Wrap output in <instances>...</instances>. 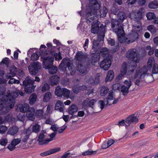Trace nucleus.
<instances>
[{
  "mask_svg": "<svg viewBox=\"0 0 158 158\" xmlns=\"http://www.w3.org/2000/svg\"><path fill=\"white\" fill-rule=\"evenodd\" d=\"M126 56L131 60V61L128 67L126 62L123 63L120 71L121 74L119 75L120 77L126 74L128 75L133 73L137 68V64L139 62V57L138 54L133 50H130L127 54Z\"/></svg>",
  "mask_w": 158,
  "mask_h": 158,
  "instance_id": "nucleus-1",
  "label": "nucleus"
},
{
  "mask_svg": "<svg viewBox=\"0 0 158 158\" xmlns=\"http://www.w3.org/2000/svg\"><path fill=\"white\" fill-rule=\"evenodd\" d=\"M89 6V9L87 10L85 15L86 22L88 24H90L91 22L95 19L97 17V11L101 6L97 0H90Z\"/></svg>",
  "mask_w": 158,
  "mask_h": 158,
  "instance_id": "nucleus-2",
  "label": "nucleus"
},
{
  "mask_svg": "<svg viewBox=\"0 0 158 158\" xmlns=\"http://www.w3.org/2000/svg\"><path fill=\"white\" fill-rule=\"evenodd\" d=\"M13 94H8L3 98L0 99V111L6 110H10L14 106L15 99Z\"/></svg>",
  "mask_w": 158,
  "mask_h": 158,
  "instance_id": "nucleus-3",
  "label": "nucleus"
},
{
  "mask_svg": "<svg viewBox=\"0 0 158 158\" xmlns=\"http://www.w3.org/2000/svg\"><path fill=\"white\" fill-rule=\"evenodd\" d=\"M35 81L29 79H25L23 81V85L24 87V90L26 93L31 94L34 90L35 86L34 85Z\"/></svg>",
  "mask_w": 158,
  "mask_h": 158,
  "instance_id": "nucleus-4",
  "label": "nucleus"
},
{
  "mask_svg": "<svg viewBox=\"0 0 158 158\" xmlns=\"http://www.w3.org/2000/svg\"><path fill=\"white\" fill-rule=\"evenodd\" d=\"M30 73L32 76H35L38 73L41 68V63L38 62H33L28 67Z\"/></svg>",
  "mask_w": 158,
  "mask_h": 158,
  "instance_id": "nucleus-5",
  "label": "nucleus"
},
{
  "mask_svg": "<svg viewBox=\"0 0 158 158\" xmlns=\"http://www.w3.org/2000/svg\"><path fill=\"white\" fill-rule=\"evenodd\" d=\"M104 57L103 60L101 61L99 64V67L105 71L108 70L111 65V61L108 56Z\"/></svg>",
  "mask_w": 158,
  "mask_h": 158,
  "instance_id": "nucleus-6",
  "label": "nucleus"
},
{
  "mask_svg": "<svg viewBox=\"0 0 158 158\" xmlns=\"http://www.w3.org/2000/svg\"><path fill=\"white\" fill-rule=\"evenodd\" d=\"M148 71L147 68L145 65H144L141 69L137 68L136 71L134 78L135 79L137 78L139 76L140 79L143 78L145 76Z\"/></svg>",
  "mask_w": 158,
  "mask_h": 158,
  "instance_id": "nucleus-7",
  "label": "nucleus"
},
{
  "mask_svg": "<svg viewBox=\"0 0 158 158\" xmlns=\"http://www.w3.org/2000/svg\"><path fill=\"white\" fill-rule=\"evenodd\" d=\"M43 60V65L45 66V68L53 64L54 58L52 56H44L40 58Z\"/></svg>",
  "mask_w": 158,
  "mask_h": 158,
  "instance_id": "nucleus-8",
  "label": "nucleus"
},
{
  "mask_svg": "<svg viewBox=\"0 0 158 158\" xmlns=\"http://www.w3.org/2000/svg\"><path fill=\"white\" fill-rule=\"evenodd\" d=\"M69 60V58L67 57L64 58L59 65V69L63 71L65 70H66L67 68L69 69L71 66V64L69 62H66V61Z\"/></svg>",
  "mask_w": 158,
  "mask_h": 158,
  "instance_id": "nucleus-9",
  "label": "nucleus"
},
{
  "mask_svg": "<svg viewBox=\"0 0 158 158\" xmlns=\"http://www.w3.org/2000/svg\"><path fill=\"white\" fill-rule=\"evenodd\" d=\"M116 27H117L116 29V28H114L113 30L117 35L118 40L119 42L120 43H122L123 40H121L122 37L123 36V33L124 32L123 27L121 26H117Z\"/></svg>",
  "mask_w": 158,
  "mask_h": 158,
  "instance_id": "nucleus-10",
  "label": "nucleus"
},
{
  "mask_svg": "<svg viewBox=\"0 0 158 158\" xmlns=\"http://www.w3.org/2000/svg\"><path fill=\"white\" fill-rule=\"evenodd\" d=\"M139 34L137 32H134L129 35L128 36V39H129L128 40L127 38L125 40L127 44H129L137 40L139 38Z\"/></svg>",
  "mask_w": 158,
  "mask_h": 158,
  "instance_id": "nucleus-11",
  "label": "nucleus"
},
{
  "mask_svg": "<svg viewBox=\"0 0 158 158\" xmlns=\"http://www.w3.org/2000/svg\"><path fill=\"white\" fill-rule=\"evenodd\" d=\"M98 53V52H95L93 53L92 52L90 56V59L88 60L89 63L90 62L91 64L94 65L95 64L98 62L100 58V56Z\"/></svg>",
  "mask_w": 158,
  "mask_h": 158,
  "instance_id": "nucleus-12",
  "label": "nucleus"
},
{
  "mask_svg": "<svg viewBox=\"0 0 158 158\" xmlns=\"http://www.w3.org/2000/svg\"><path fill=\"white\" fill-rule=\"evenodd\" d=\"M138 122V118L133 114L129 116L126 119L125 122L128 125L125 124V126L128 127L131 123H136Z\"/></svg>",
  "mask_w": 158,
  "mask_h": 158,
  "instance_id": "nucleus-13",
  "label": "nucleus"
},
{
  "mask_svg": "<svg viewBox=\"0 0 158 158\" xmlns=\"http://www.w3.org/2000/svg\"><path fill=\"white\" fill-rule=\"evenodd\" d=\"M46 133L45 130H43L40 134L37 140V141L39 142V145H42L44 144L48 143V142L44 140V139L45 137V135H44Z\"/></svg>",
  "mask_w": 158,
  "mask_h": 158,
  "instance_id": "nucleus-14",
  "label": "nucleus"
},
{
  "mask_svg": "<svg viewBox=\"0 0 158 158\" xmlns=\"http://www.w3.org/2000/svg\"><path fill=\"white\" fill-rule=\"evenodd\" d=\"M32 49V48H30V49L28 51L27 53V56L30 57V55H31L30 58V60L33 61H36L39 59L40 55L37 51L31 54V50Z\"/></svg>",
  "mask_w": 158,
  "mask_h": 158,
  "instance_id": "nucleus-15",
  "label": "nucleus"
},
{
  "mask_svg": "<svg viewBox=\"0 0 158 158\" xmlns=\"http://www.w3.org/2000/svg\"><path fill=\"white\" fill-rule=\"evenodd\" d=\"M60 149L61 148L60 147L55 148H54L51 149L49 150L41 153L40 155V156H44L58 152L60 151Z\"/></svg>",
  "mask_w": 158,
  "mask_h": 158,
  "instance_id": "nucleus-16",
  "label": "nucleus"
},
{
  "mask_svg": "<svg viewBox=\"0 0 158 158\" xmlns=\"http://www.w3.org/2000/svg\"><path fill=\"white\" fill-rule=\"evenodd\" d=\"M48 48L46 46L43 44H41L40 46V58L46 56L48 54V52L47 51Z\"/></svg>",
  "mask_w": 158,
  "mask_h": 158,
  "instance_id": "nucleus-17",
  "label": "nucleus"
},
{
  "mask_svg": "<svg viewBox=\"0 0 158 158\" xmlns=\"http://www.w3.org/2000/svg\"><path fill=\"white\" fill-rule=\"evenodd\" d=\"M78 110V107L75 104H72L69 106L68 109V112L71 115L73 114L77 111Z\"/></svg>",
  "mask_w": 158,
  "mask_h": 158,
  "instance_id": "nucleus-18",
  "label": "nucleus"
},
{
  "mask_svg": "<svg viewBox=\"0 0 158 158\" xmlns=\"http://www.w3.org/2000/svg\"><path fill=\"white\" fill-rule=\"evenodd\" d=\"M35 112L34 109L31 108V109H30L26 113V116L29 119L33 121L35 119V117H34Z\"/></svg>",
  "mask_w": 158,
  "mask_h": 158,
  "instance_id": "nucleus-19",
  "label": "nucleus"
},
{
  "mask_svg": "<svg viewBox=\"0 0 158 158\" xmlns=\"http://www.w3.org/2000/svg\"><path fill=\"white\" fill-rule=\"evenodd\" d=\"M114 72L113 70L109 71L107 73L106 78L105 79L106 82L111 81L114 78Z\"/></svg>",
  "mask_w": 158,
  "mask_h": 158,
  "instance_id": "nucleus-20",
  "label": "nucleus"
},
{
  "mask_svg": "<svg viewBox=\"0 0 158 158\" xmlns=\"http://www.w3.org/2000/svg\"><path fill=\"white\" fill-rule=\"evenodd\" d=\"M64 104L61 101L58 100L55 105V110H59L60 112H63L64 110Z\"/></svg>",
  "mask_w": 158,
  "mask_h": 158,
  "instance_id": "nucleus-21",
  "label": "nucleus"
},
{
  "mask_svg": "<svg viewBox=\"0 0 158 158\" xmlns=\"http://www.w3.org/2000/svg\"><path fill=\"white\" fill-rule=\"evenodd\" d=\"M45 69L48 70L50 74L52 75L56 74L58 71L57 67L56 66H54L53 64L45 68Z\"/></svg>",
  "mask_w": 158,
  "mask_h": 158,
  "instance_id": "nucleus-22",
  "label": "nucleus"
},
{
  "mask_svg": "<svg viewBox=\"0 0 158 158\" xmlns=\"http://www.w3.org/2000/svg\"><path fill=\"white\" fill-rule=\"evenodd\" d=\"M49 52L52 55H53L55 58V60L56 61H58L62 59L61 56V53L60 52H59L58 53H55V51H52V50H49Z\"/></svg>",
  "mask_w": 158,
  "mask_h": 158,
  "instance_id": "nucleus-23",
  "label": "nucleus"
},
{
  "mask_svg": "<svg viewBox=\"0 0 158 158\" xmlns=\"http://www.w3.org/2000/svg\"><path fill=\"white\" fill-rule=\"evenodd\" d=\"M19 129L16 126L10 127L7 131V133L12 135H14L18 132Z\"/></svg>",
  "mask_w": 158,
  "mask_h": 158,
  "instance_id": "nucleus-24",
  "label": "nucleus"
},
{
  "mask_svg": "<svg viewBox=\"0 0 158 158\" xmlns=\"http://www.w3.org/2000/svg\"><path fill=\"white\" fill-rule=\"evenodd\" d=\"M131 87V84L128 86H126L124 85H122L121 87V92L123 93L124 96H126L129 93V89Z\"/></svg>",
  "mask_w": 158,
  "mask_h": 158,
  "instance_id": "nucleus-25",
  "label": "nucleus"
},
{
  "mask_svg": "<svg viewBox=\"0 0 158 158\" xmlns=\"http://www.w3.org/2000/svg\"><path fill=\"white\" fill-rule=\"evenodd\" d=\"M92 48L95 52H99L98 50L101 48L99 42L97 40H94L93 41Z\"/></svg>",
  "mask_w": 158,
  "mask_h": 158,
  "instance_id": "nucleus-26",
  "label": "nucleus"
},
{
  "mask_svg": "<svg viewBox=\"0 0 158 158\" xmlns=\"http://www.w3.org/2000/svg\"><path fill=\"white\" fill-rule=\"evenodd\" d=\"M59 77L57 76H55L51 77L50 80V84L53 86L57 85L59 84Z\"/></svg>",
  "mask_w": 158,
  "mask_h": 158,
  "instance_id": "nucleus-27",
  "label": "nucleus"
},
{
  "mask_svg": "<svg viewBox=\"0 0 158 158\" xmlns=\"http://www.w3.org/2000/svg\"><path fill=\"white\" fill-rule=\"evenodd\" d=\"M20 112H27L31 108L28 104L25 103L22 105L20 107H19Z\"/></svg>",
  "mask_w": 158,
  "mask_h": 158,
  "instance_id": "nucleus-28",
  "label": "nucleus"
},
{
  "mask_svg": "<svg viewBox=\"0 0 158 158\" xmlns=\"http://www.w3.org/2000/svg\"><path fill=\"white\" fill-rule=\"evenodd\" d=\"M77 71L80 73L83 74H85L86 73V69L83 66L82 64L79 63L77 64Z\"/></svg>",
  "mask_w": 158,
  "mask_h": 158,
  "instance_id": "nucleus-29",
  "label": "nucleus"
},
{
  "mask_svg": "<svg viewBox=\"0 0 158 158\" xmlns=\"http://www.w3.org/2000/svg\"><path fill=\"white\" fill-rule=\"evenodd\" d=\"M117 16L118 18V20L119 22L122 23L123 21L126 18V14L123 11H120L118 12L117 14Z\"/></svg>",
  "mask_w": 158,
  "mask_h": 158,
  "instance_id": "nucleus-30",
  "label": "nucleus"
},
{
  "mask_svg": "<svg viewBox=\"0 0 158 158\" xmlns=\"http://www.w3.org/2000/svg\"><path fill=\"white\" fill-rule=\"evenodd\" d=\"M52 94L50 92H47L44 96L43 101L44 102H48L52 98Z\"/></svg>",
  "mask_w": 158,
  "mask_h": 158,
  "instance_id": "nucleus-31",
  "label": "nucleus"
},
{
  "mask_svg": "<svg viewBox=\"0 0 158 158\" xmlns=\"http://www.w3.org/2000/svg\"><path fill=\"white\" fill-rule=\"evenodd\" d=\"M109 89L106 86H102L101 88L100 95L102 96H105L108 92Z\"/></svg>",
  "mask_w": 158,
  "mask_h": 158,
  "instance_id": "nucleus-32",
  "label": "nucleus"
},
{
  "mask_svg": "<svg viewBox=\"0 0 158 158\" xmlns=\"http://www.w3.org/2000/svg\"><path fill=\"white\" fill-rule=\"evenodd\" d=\"M149 8L152 9H156L158 8V1L155 0L150 2L148 5Z\"/></svg>",
  "mask_w": 158,
  "mask_h": 158,
  "instance_id": "nucleus-33",
  "label": "nucleus"
},
{
  "mask_svg": "<svg viewBox=\"0 0 158 158\" xmlns=\"http://www.w3.org/2000/svg\"><path fill=\"white\" fill-rule=\"evenodd\" d=\"M37 99V95L35 94H32L30 97L29 103L30 105H33L36 102Z\"/></svg>",
  "mask_w": 158,
  "mask_h": 158,
  "instance_id": "nucleus-34",
  "label": "nucleus"
},
{
  "mask_svg": "<svg viewBox=\"0 0 158 158\" xmlns=\"http://www.w3.org/2000/svg\"><path fill=\"white\" fill-rule=\"evenodd\" d=\"M120 23L121 22H120L118 19L117 20L116 19H112L111 20V28L114 29L115 26L116 27L119 26Z\"/></svg>",
  "mask_w": 158,
  "mask_h": 158,
  "instance_id": "nucleus-35",
  "label": "nucleus"
},
{
  "mask_svg": "<svg viewBox=\"0 0 158 158\" xmlns=\"http://www.w3.org/2000/svg\"><path fill=\"white\" fill-rule=\"evenodd\" d=\"M17 69V68L14 65H11L10 68V73L8 74H10L13 76H15Z\"/></svg>",
  "mask_w": 158,
  "mask_h": 158,
  "instance_id": "nucleus-36",
  "label": "nucleus"
},
{
  "mask_svg": "<svg viewBox=\"0 0 158 158\" xmlns=\"http://www.w3.org/2000/svg\"><path fill=\"white\" fill-rule=\"evenodd\" d=\"M63 88L60 87H58L56 88L55 91V94L58 97H62Z\"/></svg>",
  "mask_w": 158,
  "mask_h": 158,
  "instance_id": "nucleus-37",
  "label": "nucleus"
},
{
  "mask_svg": "<svg viewBox=\"0 0 158 158\" xmlns=\"http://www.w3.org/2000/svg\"><path fill=\"white\" fill-rule=\"evenodd\" d=\"M97 151H98V150L95 151H93L91 150L90 149H89L85 152H83L82 153V155L84 156L86 155H94L96 154Z\"/></svg>",
  "mask_w": 158,
  "mask_h": 158,
  "instance_id": "nucleus-38",
  "label": "nucleus"
},
{
  "mask_svg": "<svg viewBox=\"0 0 158 158\" xmlns=\"http://www.w3.org/2000/svg\"><path fill=\"white\" fill-rule=\"evenodd\" d=\"M100 52L101 54L105 55L106 57L108 56L109 54V53L108 50L107 48L104 47L102 48L100 51Z\"/></svg>",
  "mask_w": 158,
  "mask_h": 158,
  "instance_id": "nucleus-39",
  "label": "nucleus"
},
{
  "mask_svg": "<svg viewBox=\"0 0 158 158\" xmlns=\"http://www.w3.org/2000/svg\"><path fill=\"white\" fill-rule=\"evenodd\" d=\"M10 60L9 58L5 57L3 58L2 60L0 62V65L2 64H5L6 66L8 67L9 66Z\"/></svg>",
  "mask_w": 158,
  "mask_h": 158,
  "instance_id": "nucleus-40",
  "label": "nucleus"
},
{
  "mask_svg": "<svg viewBox=\"0 0 158 158\" xmlns=\"http://www.w3.org/2000/svg\"><path fill=\"white\" fill-rule=\"evenodd\" d=\"M79 84H77L73 85L72 87V90L73 92L76 94H77L80 92Z\"/></svg>",
  "mask_w": 158,
  "mask_h": 158,
  "instance_id": "nucleus-41",
  "label": "nucleus"
},
{
  "mask_svg": "<svg viewBox=\"0 0 158 158\" xmlns=\"http://www.w3.org/2000/svg\"><path fill=\"white\" fill-rule=\"evenodd\" d=\"M40 126L38 124H35L32 127V131L33 132L37 133L40 130Z\"/></svg>",
  "mask_w": 158,
  "mask_h": 158,
  "instance_id": "nucleus-42",
  "label": "nucleus"
},
{
  "mask_svg": "<svg viewBox=\"0 0 158 158\" xmlns=\"http://www.w3.org/2000/svg\"><path fill=\"white\" fill-rule=\"evenodd\" d=\"M146 16L149 20H151L156 18V15L153 12H148L146 14Z\"/></svg>",
  "mask_w": 158,
  "mask_h": 158,
  "instance_id": "nucleus-43",
  "label": "nucleus"
},
{
  "mask_svg": "<svg viewBox=\"0 0 158 158\" xmlns=\"http://www.w3.org/2000/svg\"><path fill=\"white\" fill-rule=\"evenodd\" d=\"M148 29L152 34H155L157 31L156 28L153 25H150L148 27Z\"/></svg>",
  "mask_w": 158,
  "mask_h": 158,
  "instance_id": "nucleus-44",
  "label": "nucleus"
},
{
  "mask_svg": "<svg viewBox=\"0 0 158 158\" xmlns=\"http://www.w3.org/2000/svg\"><path fill=\"white\" fill-rule=\"evenodd\" d=\"M50 85L48 84L47 83H45L44 84L42 87V92L44 93L45 92L49 90L50 88Z\"/></svg>",
  "mask_w": 158,
  "mask_h": 158,
  "instance_id": "nucleus-45",
  "label": "nucleus"
},
{
  "mask_svg": "<svg viewBox=\"0 0 158 158\" xmlns=\"http://www.w3.org/2000/svg\"><path fill=\"white\" fill-rule=\"evenodd\" d=\"M152 72L153 74H158V65L154 63L153 64Z\"/></svg>",
  "mask_w": 158,
  "mask_h": 158,
  "instance_id": "nucleus-46",
  "label": "nucleus"
},
{
  "mask_svg": "<svg viewBox=\"0 0 158 158\" xmlns=\"http://www.w3.org/2000/svg\"><path fill=\"white\" fill-rule=\"evenodd\" d=\"M70 93V91L69 90L67 89L66 88H63L62 96H63L65 97H67L69 96Z\"/></svg>",
  "mask_w": 158,
  "mask_h": 158,
  "instance_id": "nucleus-47",
  "label": "nucleus"
},
{
  "mask_svg": "<svg viewBox=\"0 0 158 158\" xmlns=\"http://www.w3.org/2000/svg\"><path fill=\"white\" fill-rule=\"evenodd\" d=\"M56 134V132H53L49 135V136L50 137V138L49 139H46L45 141H47L48 143L51 141H52L53 140V138L55 137Z\"/></svg>",
  "mask_w": 158,
  "mask_h": 158,
  "instance_id": "nucleus-48",
  "label": "nucleus"
},
{
  "mask_svg": "<svg viewBox=\"0 0 158 158\" xmlns=\"http://www.w3.org/2000/svg\"><path fill=\"white\" fill-rule=\"evenodd\" d=\"M83 56L84 54L82 52L78 51L76 55V58L77 60H79L82 59Z\"/></svg>",
  "mask_w": 158,
  "mask_h": 158,
  "instance_id": "nucleus-49",
  "label": "nucleus"
},
{
  "mask_svg": "<svg viewBox=\"0 0 158 158\" xmlns=\"http://www.w3.org/2000/svg\"><path fill=\"white\" fill-rule=\"evenodd\" d=\"M113 93V92L112 90H110L109 92L108 95L107 97V99H109V100H112L115 99Z\"/></svg>",
  "mask_w": 158,
  "mask_h": 158,
  "instance_id": "nucleus-50",
  "label": "nucleus"
},
{
  "mask_svg": "<svg viewBox=\"0 0 158 158\" xmlns=\"http://www.w3.org/2000/svg\"><path fill=\"white\" fill-rule=\"evenodd\" d=\"M107 41L108 44L111 46H114L115 45V42L114 39L109 37L107 39Z\"/></svg>",
  "mask_w": 158,
  "mask_h": 158,
  "instance_id": "nucleus-51",
  "label": "nucleus"
},
{
  "mask_svg": "<svg viewBox=\"0 0 158 158\" xmlns=\"http://www.w3.org/2000/svg\"><path fill=\"white\" fill-rule=\"evenodd\" d=\"M7 128L5 126H0V134H3L5 133L7 130Z\"/></svg>",
  "mask_w": 158,
  "mask_h": 158,
  "instance_id": "nucleus-52",
  "label": "nucleus"
},
{
  "mask_svg": "<svg viewBox=\"0 0 158 158\" xmlns=\"http://www.w3.org/2000/svg\"><path fill=\"white\" fill-rule=\"evenodd\" d=\"M21 142V139L19 138L14 139L11 142L14 145V146H16V145L19 143Z\"/></svg>",
  "mask_w": 158,
  "mask_h": 158,
  "instance_id": "nucleus-53",
  "label": "nucleus"
},
{
  "mask_svg": "<svg viewBox=\"0 0 158 158\" xmlns=\"http://www.w3.org/2000/svg\"><path fill=\"white\" fill-rule=\"evenodd\" d=\"M96 102V100L94 99H92L90 100L89 102L87 103L86 105H88L89 107L93 108L92 106L94 105V104Z\"/></svg>",
  "mask_w": 158,
  "mask_h": 158,
  "instance_id": "nucleus-54",
  "label": "nucleus"
},
{
  "mask_svg": "<svg viewBox=\"0 0 158 158\" xmlns=\"http://www.w3.org/2000/svg\"><path fill=\"white\" fill-rule=\"evenodd\" d=\"M6 88L3 86H0V97L4 95Z\"/></svg>",
  "mask_w": 158,
  "mask_h": 158,
  "instance_id": "nucleus-55",
  "label": "nucleus"
},
{
  "mask_svg": "<svg viewBox=\"0 0 158 158\" xmlns=\"http://www.w3.org/2000/svg\"><path fill=\"white\" fill-rule=\"evenodd\" d=\"M8 143V140L6 139H2L0 140V144L3 146H5Z\"/></svg>",
  "mask_w": 158,
  "mask_h": 158,
  "instance_id": "nucleus-56",
  "label": "nucleus"
},
{
  "mask_svg": "<svg viewBox=\"0 0 158 158\" xmlns=\"http://www.w3.org/2000/svg\"><path fill=\"white\" fill-rule=\"evenodd\" d=\"M137 0H127L126 1V3L130 6L134 4L137 1Z\"/></svg>",
  "mask_w": 158,
  "mask_h": 158,
  "instance_id": "nucleus-57",
  "label": "nucleus"
},
{
  "mask_svg": "<svg viewBox=\"0 0 158 158\" xmlns=\"http://www.w3.org/2000/svg\"><path fill=\"white\" fill-rule=\"evenodd\" d=\"M14 145L13 143H12L11 142V143L8 145L7 147V148H8L10 151H12L15 148V146Z\"/></svg>",
  "mask_w": 158,
  "mask_h": 158,
  "instance_id": "nucleus-58",
  "label": "nucleus"
},
{
  "mask_svg": "<svg viewBox=\"0 0 158 158\" xmlns=\"http://www.w3.org/2000/svg\"><path fill=\"white\" fill-rule=\"evenodd\" d=\"M99 30V28H97L93 27L91 29V32L94 34L97 33L98 32Z\"/></svg>",
  "mask_w": 158,
  "mask_h": 158,
  "instance_id": "nucleus-59",
  "label": "nucleus"
},
{
  "mask_svg": "<svg viewBox=\"0 0 158 158\" xmlns=\"http://www.w3.org/2000/svg\"><path fill=\"white\" fill-rule=\"evenodd\" d=\"M58 128V127L57 126V124L55 123L52 126L50 129L52 131H53L54 132H55L57 131Z\"/></svg>",
  "mask_w": 158,
  "mask_h": 158,
  "instance_id": "nucleus-60",
  "label": "nucleus"
},
{
  "mask_svg": "<svg viewBox=\"0 0 158 158\" xmlns=\"http://www.w3.org/2000/svg\"><path fill=\"white\" fill-rule=\"evenodd\" d=\"M100 22L98 21L96 22H93L92 24V26L97 28H99V25Z\"/></svg>",
  "mask_w": 158,
  "mask_h": 158,
  "instance_id": "nucleus-61",
  "label": "nucleus"
},
{
  "mask_svg": "<svg viewBox=\"0 0 158 158\" xmlns=\"http://www.w3.org/2000/svg\"><path fill=\"white\" fill-rule=\"evenodd\" d=\"M104 37V35H98V39L97 40L99 41V42L102 41H103Z\"/></svg>",
  "mask_w": 158,
  "mask_h": 158,
  "instance_id": "nucleus-62",
  "label": "nucleus"
},
{
  "mask_svg": "<svg viewBox=\"0 0 158 158\" xmlns=\"http://www.w3.org/2000/svg\"><path fill=\"white\" fill-rule=\"evenodd\" d=\"M98 103H99L100 105V108H101V109L102 110L104 108L105 106L106 105L105 104L104 101L102 100L99 101L98 102Z\"/></svg>",
  "mask_w": 158,
  "mask_h": 158,
  "instance_id": "nucleus-63",
  "label": "nucleus"
},
{
  "mask_svg": "<svg viewBox=\"0 0 158 158\" xmlns=\"http://www.w3.org/2000/svg\"><path fill=\"white\" fill-rule=\"evenodd\" d=\"M120 86L118 83H116L112 85V88L115 90H119Z\"/></svg>",
  "mask_w": 158,
  "mask_h": 158,
  "instance_id": "nucleus-64",
  "label": "nucleus"
}]
</instances>
